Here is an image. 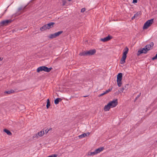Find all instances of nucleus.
I'll return each instance as SVG.
<instances>
[{
	"label": "nucleus",
	"mask_w": 157,
	"mask_h": 157,
	"mask_svg": "<svg viewBox=\"0 0 157 157\" xmlns=\"http://www.w3.org/2000/svg\"><path fill=\"white\" fill-rule=\"evenodd\" d=\"M96 155L95 151L92 152H88V155Z\"/></svg>",
	"instance_id": "obj_25"
},
{
	"label": "nucleus",
	"mask_w": 157,
	"mask_h": 157,
	"mask_svg": "<svg viewBox=\"0 0 157 157\" xmlns=\"http://www.w3.org/2000/svg\"><path fill=\"white\" fill-rule=\"evenodd\" d=\"M49 132L48 128H47L45 130V132L46 134L47 133Z\"/></svg>",
	"instance_id": "obj_33"
},
{
	"label": "nucleus",
	"mask_w": 157,
	"mask_h": 157,
	"mask_svg": "<svg viewBox=\"0 0 157 157\" xmlns=\"http://www.w3.org/2000/svg\"><path fill=\"white\" fill-rule=\"evenodd\" d=\"M137 0H133L132 2L133 3H137Z\"/></svg>",
	"instance_id": "obj_35"
},
{
	"label": "nucleus",
	"mask_w": 157,
	"mask_h": 157,
	"mask_svg": "<svg viewBox=\"0 0 157 157\" xmlns=\"http://www.w3.org/2000/svg\"><path fill=\"white\" fill-rule=\"evenodd\" d=\"M68 1H71V0H67Z\"/></svg>",
	"instance_id": "obj_41"
},
{
	"label": "nucleus",
	"mask_w": 157,
	"mask_h": 157,
	"mask_svg": "<svg viewBox=\"0 0 157 157\" xmlns=\"http://www.w3.org/2000/svg\"><path fill=\"white\" fill-rule=\"evenodd\" d=\"M47 26L46 24L44 25L43 26L41 27L40 28V30L41 31H43L44 30H45L47 29H48L47 28Z\"/></svg>",
	"instance_id": "obj_17"
},
{
	"label": "nucleus",
	"mask_w": 157,
	"mask_h": 157,
	"mask_svg": "<svg viewBox=\"0 0 157 157\" xmlns=\"http://www.w3.org/2000/svg\"><path fill=\"white\" fill-rule=\"evenodd\" d=\"M63 33V31H61L57 33H56L54 34H51L48 36V38L50 39H52L55 38L56 37L59 36V35L62 33Z\"/></svg>",
	"instance_id": "obj_7"
},
{
	"label": "nucleus",
	"mask_w": 157,
	"mask_h": 157,
	"mask_svg": "<svg viewBox=\"0 0 157 157\" xmlns=\"http://www.w3.org/2000/svg\"><path fill=\"white\" fill-rule=\"evenodd\" d=\"M67 0H62V6H64L67 3Z\"/></svg>",
	"instance_id": "obj_27"
},
{
	"label": "nucleus",
	"mask_w": 157,
	"mask_h": 157,
	"mask_svg": "<svg viewBox=\"0 0 157 157\" xmlns=\"http://www.w3.org/2000/svg\"><path fill=\"white\" fill-rule=\"evenodd\" d=\"M88 96H83L84 97H87Z\"/></svg>",
	"instance_id": "obj_40"
},
{
	"label": "nucleus",
	"mask_w": 157,
	"mask_h": 157,
	"mask_svg": "<svg viewBox=\"0 0 157 157\" xmlns=\"http://www.w3.org/2000/svg\"><path fill=\"white\" fill-rule=\"evenodd\" d=\"M12 21L11 19L3 20L0 22V27L8 25Z\"/></svg>",
	"instance_id": "obj_4"
},
{
	"label": "nucleus",
	"mask_w": 157,
	"mask_h": 157,
	"mask_svg": "<svg viewBox=\"0 0 157 157\" xmlns=\"http://www.w3.org/2000/svg\"><path fill=\"white\" fill-rule=\"evenodd\" d=\"M52 129V128H48L49 131L50 130H51Z\"/></svg>",
	"instance_id": "obj_38"
},
{
	"label": "nucleus",
	"mask_w": 157,
	"mask_h": 157,
	"mask_svg": "<svg viewBox=\"0 0 157 157\" xmlns=\"http://www.w3.org/2000/svg\"><path fill=\"white\" fill-rule=\"evenodd\" d=\"M14 92V91L13 90H10L5 91L4 92L5 94H10L12 93H13Z\"/></svg>",
	"instance_id": "obj_22"
},
{
	"label": "nucleus",
	"mask_w": 157,
	"mask_h": 157,
	"mask_svg": "<svg viewBox=\"0 0 157 157\" xmlns=\"http://www.w3.org/2000/svg\"><path fill=\"white\" fill-rule=\"evenodd\" d=\"M124 88L123 87H122V89L121 90V91L123 92V91L124 90H125L124 89Z\"/></svg>",
	"instance_id": "obj_36"
},
{
	"label": "nucleus",
	"mask_w": 157,
	"mask_h": 157,
	"mask_svg": "<svg viewBox=\"0 0 157 157\" xmlns=\"http://www.w3.org/2000/svg\"><path fill=\"white\" fill-rule=\"evenodd\" d=\"M50 106V104L49 101V99H48L47 100V104L46 105V107L47 109H48L49 106Z\"/></svg>",
	"instance_id": "obj_24"
},
{
	"label": "nucleus",
	"mask_w": 157,
	"mask_h": 157,
	"mask_svg": "<svg viewBox=\"0 0 157 157\" xmlns=\"http://www.w3.org/2000/svg\"><path fill=\"white\" fill-rule=\"evenodd\" d=\"M141 93H140V94L138 95L136 97V98L135 99V100H134V101H135L137 99L140 97V96L141 95Z\"/></svg>",
	"instance_id": "obj_30"
},
{
	"label": "nucleus",
	"mask_w": 157,
	"mask_h": 157,
	"mask_svg": "<svg viewBox=\"0 0 157 157\" xmlns=\"http://www.w3.org/2000/svg\"><path fill=\"white\" fill-rule=\"evenodd\" d=\"M141 13V12H138L134 14V16L136 17V18H137V17H140Z\"/></svg>",
	"instance_id": "obj_23"
},
{
	"label": "nucleus",
	"mask_w": 157,
	"mask_h": 157,
	"mask_svg": "<svg viewBox=\"0 0 157 157\" xmlns=\"http://www.w3.org/2000/svg\"><path fill=\"white\" fill-rule=\"evenodd\" d=\"M27 5L25 6H21L18 8L17 12L12 16V17H15L22 14L25 11V9L26 8Z\"/></svg>",
	"instance_id": "obj_2"
},
{
	"label": "nucleus",
	"mask_w": 157,
	"mask_h": 157,
	"mask_svg": "<svg viewBox=\"0 0 157 157\" xmlns=\"http://www.w3.org/2000/svg\"><path fill=\"white\" fill-rule=\"evenodd\" d=\"M55 23L54 22H52L46 24L48 29L52 28L53 27V25Z\"/></svg>",
	"instance_id": "obj_15"
},
{
	"label": "nucleus",
	"mask_w": 157,
	"mask_h": 157,
	"mask_svg": "<svg viewBox=\"0 0 157 157\" xmlns=\"http://www.w3.org/2000/svg\"><path fill=\"white\" fill-rule=\"evenodd\" d=\"M79 55L81 56H86L87 54H86V51H84L81 52H80L79 54Z\"/></svg>",
	"instance_id": "obj_21"
},
{
	"label": "nucleus",
	"mask_w": 157,
	"mask_h": 157,
	"mask_svg": "<svg viewBox=\"0 0 157 157\" xmlns=\"http://www.w3.org/2000/svg\"><path fill=\"white\" fill-rule=\"evenodd\" d=\"M44 131H41L37 133L39 136L40 137L44 135Z\"/></svg>",
	"instance_id": "obj_20"
},
{
	"label": "nucleus",
	"mask_w": 157,
	"mask_h": 157,
	"mask_svg": "<svg viewBox=\"0 0 157 157\" xmlns=\"http://www.w3.org/2000/svg\"><path fill=\"white\" fill-rule=\"evenodd\" d=\"M86 10V9L85 8H82L81 10V12L82 13L84 12Z\"/></svg>",
	"instance_id": "obj_32"
},
{
	"label": "nucleus",
	"mask_w": 157,
	"mask_h": 157,
	"mask_svg": "<svg viewBox=\"0 0 157 157\" xmlns=\"http://www.w3.org/2000/svg\"><path fill=\"white\" fill-rule=\"evenodd\" d=\"M128 84H126L123 87L124 88V89L125 90H126L128 89Z\"/></svg>",
	"instance_id": "obj_26"
},
{
	"label": "nucleus",
	"mask_w": 157,
	"mask_h": 157,
	"mask_svg": "<svg viewBox=\"0 0 157 157\" xmlns=\"http://www.w3.org/2000/svg\"><path fill=\"white\" fill-rule=\"evenodd\" d=\"M39 137V136L37 133L36 134L34 135V136H33V138H36V139L38 138Z\"/></svg>",
	"instance_id": "obj_28"
},
{
	"label": "nucleus",
	"mask_w": 157,
	"mask_h": 157,
	"mask_svg": "<svg viewBox=\"0 0 157 157\" xmlns=\"http://www.w3.org/2000/svg\"><path fill=\"white\" fill-rule=\"evenodd\" d=\"M43 68L44 71L48 72H49L52 69V67L48 68L47 67L45 66H43Z\"/></svg>",
	"instance_id": "obj_14"
},
{
	"label": "nucleus",
	"mask_w": 157,
	"mask_h": 157,
	"mask_svg": "<svg viewBox=\"0 0 157 157\" xmlns=\"http://www.w3.org/2000/svg\"><path fill=\"white\" fill-rule=\"evenodd\" d=\"M154 46V43L151 42L149 44L147 45L145 48L139 49L137 53V55L139 56L142 53L146 54L147 52L152 49Z\"/></svg>",
	"instance_id": "obj_1"
},
{
	"label": "nucleus",
	"mask_w": 157,
	"mask_h": 157,
	"mask_svg": "<svg viewBox=\"0 0 157 157\" xmlns=\"http://www.w3.org/2000/svg\"><path fill=\"white\" fill-rule=\"evenodd\" d=\"M113 37L112 36L109 35L108 36L105 37L104 38H101V40L103 42H106L108 41L112 38Z\"/></svg>",
	"instance_id": "obj_9"
},
{
	"label": "nucleus",
	"mask_w": 157,
	"mask_h": 157,
	"mask_svg": "<svg viewBox=\"0 0 157 157\" xmlns=\"http://www.w3.org/2000/svg\"><path fill=\"white\" fill-rule=\"evenodd\" d=\"M57 155L54 154V155H50L47 157H57Z\"/></svg>",
	"instance_id": "obj_31"
},
{
	"label": "nucleus",
	"mask_w": 157,
	"mask_h": 157,
	"mask_svg": "<svg viewBox=\"0 0 157 157\" xmlns=\"http://www.w3.org/2000/svg\"><path fill=\"white\" fill-rule=\"evenodd\" d=\"M122 77V74L121 73H120L118 74L117 76V82L119 87L121 86L122 83L121 81Z\"/></svg>",
	"instance_id": "obj_6"
},
{
	"label": "nucleus",
	"mask_w": 157,
	"mask_h": 157,
	"mask_svg": "<svg viewBox=\"0 0 157 157\" xmlns=\"http://www.w3.org/2000/svg\"><path fill=\"white\" fill-rule=\"evenodd\" d=\"M96 50L94 49L86 51L87 55H92L96 53Z\"/></svg>",
	"instance_id": "obj_10"
},
{
	"label": "nucleus",
	"mask_w": 157,
	"mask_h": 157,
	"mask_svg": "<svg viewBox=\"0 0 157 157\" xmlns=\"http://www.w3.org/2000/svg\"><path fill=\"white\" fill-rule=\"evenodd\" d=\"M156 142L157 143V140L156 141Z\"/></svg>",
	"instance_id": "obj_42"
},
{
	"label": "nucleus",
	"mask_w": 157,
	"mask_h": 157,
	"mask_svg": "<svg viewBox=\"0 0 157 157\" xmlns=\"http://www.w3.org/2000/svg\"><path fill=\"white\" fill-rule=\"evenodd\" d=\"M135 18H136V17L135 16H134V15L132 17V20H133Z\"/></svg>",
	"instance_id": "obj_37"
},
{
	"label": "nucleus",
	"mask_w": 157,
	"mask_h": 157,
	"mask_svg": "<svg viewBox=\"0 0 157 157\" xmlns=\"http://www.w3.org/2000/svg\"><path fill=\"white\" fill-rule=\"evenodd\" d=\"M90 133L89 132H87L86 133H84L81 135L79 136L78 137L79 138H82L87 136H88L90 135Z\"/></svg>",
	"instance_id": "obj_12"
},
{
	"label": "nucleus",
	"mask_w": 157,
	"mask_h": 157,
	"mask_svg": "<svg viewBox=\"0 0 157 157\" xmlns=\"http://www.w3.org/2000/svg\"><path fill=\"white\" fill-rule=\"evenodd\" d=\"M112 90V88L111 89H109L108 90H106L105 92L106 94L109 93V92L110 91Z\"/></svg>",
	"instance_id": "obj_29"
},
{
	"label": "nucleus",
	"mask_w": 157,
	"mask_h": 157,
	"mask_svg": "<svg viewBox=\"0 0 157 157\" xmlns=\"http://www.w3.org/2000/svg\"><path fill=\"white\" fill-rule=\"evenodd\" d=\"M105 94H106V93H105V92H104V93H102V94H100V96H102Z\"/></svg>",
	"instance_id": "obj_34"
},
{
	"label": "nucleus",
	"mask_w": 157,
	"mask_h": 157,
	"mask_svg": "<svg viewBox=\"0 0 157 157\" xmlns=\"http://www.w3.org/2000/svg\"><path fill=\"white\" fill-rule=\"evenodd\" d=\"M153 22V19H151L148 20L144 24L143 29H147L149 26H150Z\"/></svg>",
	"instance_id": "obj_5"
},
{
	"label": "nucleus",
	"mask_w": 157,
	"mask_h": 157,
	"mask_svg": "<svg viewBox=\"0 0 157 157\" xmlns=\"http://www.w3.org/2000/svg\"><path fill=\"white\" fill-rule=\"evenodd\" d=\"M4 131L6 133L7 135H8L9 136H11L12 135L11 132L9 130L6 129H4Z\"/></svg>",
	"instance_id": "obj_18"
},
{
	"label": "nucleus",
	"mask_w": 157,
	"mask_h": 157,
	"mask_svg": "<svg viewBox=\"0 0 157 157\" xmlns=\"http://www.w3.org/2000/svg\"><path fill=\"white\" fill-rule=\"evenodd\" d=\"M104 149V147H101L98 148L96 149L95 151V153L96 154L100 153Z\"/></svg>",
	"instance_id": "obj_11"
},
{
	"label": "nucleus",
	"mask_w": 157,
	"mask_h": 157,
	"mask_svg": "<svg viewBox=\"0 0 157 157\" xmlns=\"http://www.w3.org/2000/svg\"><path fill=\"white\" fill-rule=\"evenodd\" d=\"M111 108H113L117 106L118 104L117 100V99L110 101L109 103Z\"/></svg>",
	"instance_id": "obj_8"
},
{
	"label": "nucleus",
	"mask_w": 157,
	"mask_h": 157,
	"mask_svg": "<svg viewBox=\"0 0 157 157\" xmlns=\"http://www.w3.org/2000/svg\"><path fill=\"white\" fill-rule=\"evenodd\" d=\"M43 71H44L43 66L38 67L37 69V72H38Z\"/></svg>",
	"instance_id": "obj_19"
},
{
	"label": "nucleus",
	"mask_w": 157,
	"mask_h": 157,
	"mask_svg": "<svg viewBox=\"0 0 157 157\" xmlns=\"http://www.w3.org/2000/svg\"><path fill=\"white\" fill-rule=\"evenodd\" d=\"M111 107L109 105V104L108 103L107 105H105L104 107V110L105 111H107L109 110L111 108Z\"/></svg>",
	"instance_id": "obj_13"
},
{
	"label": "nucleus",
	"mask_w": 157,
	"mask_h": 157,
	"mask_svg": "<svg viewBox=\"0 0 157 157\" xmlns=\"http://www.w3.org/2000/svg\"><path fill=\"white\" fill-rule=\"evenodd\" d=\"M6 10H7V9L5 10V12H4V13H3V14H4V13L6 12Z\"/></svg>",
	"instance_id": "obj_39"
},
{
	"label": "nucleus",
	"mask_w": 157,
	"mask_h": 157,
	"mask_svg": "<svg viewBox=\"0 0 157 157\" xmlns=\"http://www.w3.org/2000/svg\"><path fill=\"white\" fill-rule=\"evenodd\" d=\"M62 99L60 98H57L54 100V103L55 104H57L59 101H62Z\"/></svg>",
	"instance_id": "obj_16"
},
{
	"label": "nucleus",
	"mask_w": 157,
	"mask_h": 157,
	"mask_svg": "<svg viewBox=\"0 0 157 157\" xmlns=\"http://www.w3.org/2000/svg\"><path fill=\"white\" fill-rule=\"evenodd\" d=\"M128 51V48L126 47L123 50V56L121 59L120 63L121 64H123L125 63V59L127 57V54Z\"/></svg>",
	"instance_id": "obj_3"
}]
</instances>
